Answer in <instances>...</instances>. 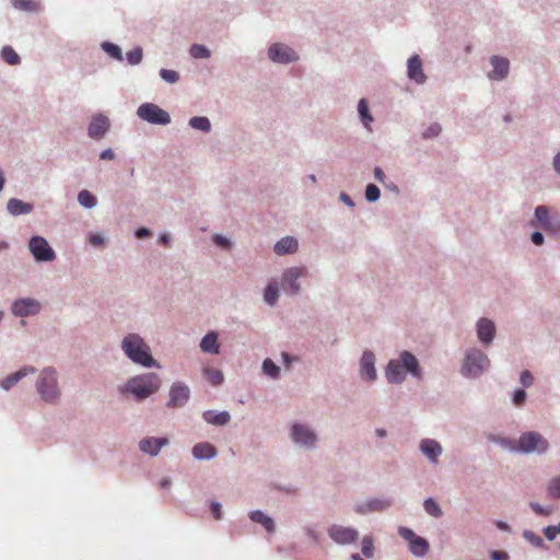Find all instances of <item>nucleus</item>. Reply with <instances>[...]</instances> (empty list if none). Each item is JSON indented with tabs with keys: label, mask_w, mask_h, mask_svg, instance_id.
Listing matches in <instances>:
<instances>
[{
	"label": "nucleus",
	"mask_w": 560,
	"mask_h": 560,
	"mask_svg": "<svg viewBox=\"0 0 560 560\" xmlns=\"http://www.w3.org/2000/svg\"><path fill=\"white\" fill-rule=\"evenodd\" d=\"M420 377L419 361L408 351H402L398 359H392L386 366V380L392 384H399L405 378V373Z\"/></svg>",
	"instance_id": "f257e3e1"
},
{
	"label": "nucleus",
	"mask_w": 560,
	"mask_h": 560,
	"mask_svg": "<svg viewBox=\"0 0 560 560\" xmlns=\"http://www.w3.org/2000/svg\"><path fill=\"white\" fill-rule=\"evenodd\" d=\"M121 349L128 359L133 363L145 368L156 365L155 360L150 354V347L139 335H128L121 341Z\"/></svg>",
	"instance_id": "f03ea898"
},
{
	"label": "nucleus",
	"mask_w": 560,
	"mask_h": 560,
	"mask_svg": "<svg viewBox=\"0 0 560 560\" xmlns=\"http://www.w3.org/2000/svg\"><path fill=\"white\" fill-rule=\"evenodd\" d=\"M159 388H161V378L154 373L140 374L128 380L125 385V390L131 393L139 400L154 394Z\"/></svg>",
	"instance_id": "7ed1b4c3"
},
{
	"label": "nucleus",
	"mask_w": 560,
	"mask_h": 560,
	"mask_svg": "<svg viewBox=\"0 0 560 560\" xmlns=\"http://www.w3.org/2000/svg\"><path fill=\"white\" fill-rule=\"evenodd\" d=\"M37 392L46 402H55L59 396L56 371L52 369L43 370L37 378Z\"/></svg>",
	"instance_id": "20e7f679"
},
{
	"label": "nucleus",
	"mask_w": 560,
	"mask_h": 560,
	"mask_svg": "<svg viewBox=\"0 0 560 560\" xmlns=\"http://www.w3.org/2000/svg\"><path fill=\"white\" fill-rule=\"evenodd\" d=\"M549 448L548 440L544 438L542 434L536 431H527L522 434L516 441V451L522 453H533L537 452L539 454L545 453Z\"/></svg>",
	"instance_id": "39448f33"
},
{
	"label": "nucleus",
	"mask_w": 560,
	"mask_h": 560,
	"mask_svg": "<svg viewBox=\"0 0 560 560\" xmlns=\"http://www.w3.org/2000/svg\"><path fill=\"white\" fill-rule=\"evenodd\" d=\"M489 359L480 350H470L466 354L465 363H463V374L476 377L481 374L489 366Z\"/></svg>",
	"instance_id": "423d86ee"
},
{
	"label": "nucleus",
	"mask_w": 560,
	"mask_h": 560,
	"mask_svg": "<svg viewBox=\"0 0 560 560\" xmlns=\"http://www.w3.org/2000/svg\"><path fill=\"white\" fill-rule=\"evenodd\" d=\"M137 114L140 119L143 121H149L153 125L164 126L170 122V116L167 112L153 103H144L139 105Z\"/></svg>",
	"instance_id": "0eeeda50"
},
{
	"label": "nucleus",
	"mask_w": 560,
	"mask_h": 560,
	"mask_svg": "<svg viewBox=\"0 0 560 560\" xmlns=\"http://www.w3.org/2000/svg\"><path fill=\"white\" fill-rule=\"evenodd\" d=\"M28 250L37 261H52L56 253L43 236L34 235L28 240Z\"/></svg>",
	"instance_id": "6e6552de"
},
{
	"label": "nucleus",
	"mask_w": 560,
	"mask_h": 560,
	"mask_svg": "<svg viewBox=\"0 0 560 560\" xmlns=\"http://www.w3.org/2000/svg\"><path fill=\"white\" fill-rule=\"evenodd\" d=\"M398 535L409 542V551L413 553L415 557L425 556L429 545L424 538L417 536L411 529L404 526L398 528Z\"/></svg>",
	"instance_id": "1a4fd4ad"
},
{
	"label": "nucleus",
	"mask_w": 560,
	"mask_h": 560,
	"mask_svg": "<svg viewBox=\"0 0 560 560\" xmlns=\"http://www.w3.org/2000/svg\"><path fill=\"white\" fill-rule=\"evenodd\" d=\"M307 276V269L303 267L287 268L281 276V288L290 294H298L300 287L298 280Z\"/></svg>",
	"instance_id": "9d476101"
},
{
	"label": "nucleus",
	"mask_w": 560,
	"mask_h": 560,
	"mask_svg": "<svg viewBox=\"0 0 560 560\" xmlns=\"http://www.w3.org/2000/svg\"><path fill=\"white\" fill-rule=\"evenodd\" d=\"M360 535L349 526L332 525L328 528V537L338 545H350L358 540Z\"/></svg>",
	"instance_id": "9b49d317"
},
{
	"label": "nucleus",
	"mask_w": 560,
	"mask_h": 560,
	"mask_svg": "<svg viewBox=\"0 0 560 560\" xmlns=\"http://www.w3.org/2000/svg\"><path fill=\"white\" fill-rule=\"evenodd\" d=\"M268 57L273 62L283 65L291 63L298 59L296 52L283 44H272L268 48Z\"/></svg>",
	"instance_id": "f8f14e48"
},
{
	"label": "nucleus",
	"mask_w": 560,
	"mask_h": 560,
	"mask_svg": "<svg viewBox=\"0 0 560 560\" xmlns=\"http://www.w3.org/2000/svg\"><path fill=\"white\" fill-rule=\"evenodd\" d=\"M40 304L37 300H34L32 298H24L19 299L13 302V305H11V312L16 317H27L35 315L39 312Z\"/></svg>",
	"instance_id": "ddd939ff"
},
{
	"label": "nucleus",
	"mask_w": 560,
	"mask_h": 560,
	"mask_svg": "<svg viewBox=\"0 0 560 560\" xmlns=\"http://www.w3.org/2000/svg\"><path fill=\"white\" fill-rule=\"evenodd\" d=\"M188 398H190V390L188 387L182 383H175L172 387H170L167 407H184Z\"/></svg>",
	"instance_id": "4468645a"
},
{
	"label": "nucleus",
	"mask_w": 560,
	"mask_h": 560,
	"mask_svg": "<svg viewBox=\"0 0 560 560\" xmlns=\"http://www.w3.org/2000/svg\"><path fill=\"white\" fill-rule=\"evenodd\" d=\"M292 440L299 445L313 446L315 445L316 435L314 432L303 427L302 424H295L291 431Z\"/></svg>",
	"instance_id": "2eb2a0df"
},
{
	"label": "nucleus",
	"mask_w": 560,
	"mask_h": 560,
	"mask_svg": "<svg viewBox=\"0 0 560 560\" xmlns=\"http://www.w3.org/2000/svg\"><path fill=\"white\" fill-rule=\"evenodd\" d=\"M109 128V120L102 114L93 116L90 126H88V136L92 139L102 138Z\"/></svg>",
	"instance_id": "dca6fc26"
},
{
	"label": "nucleus",
	"mask_w": 560,
	"mask_h": 560,
	"mask_svg": "<svg viewBox=\"0 0 560 560\" xmlns=\"http://www.w3.org/2000/svg\"><path fill=\"white\" fill-rule=\"evenodd\" d=\"M168 444V440L165 438H145L140 440L139 450L151 456H156L161 451L162 446Z\"/></svg>",
	"instance_id": "f3484780"
},
{
	"label": "nucleus",
	"mask_w": 560,
	"mask_h": 560,
	"mask_svg": "<svg viewBox=\"0 0 560 560\" xmlns=\"http://www.w3.org/2000/svg\"><path fill=\"white\" fill-rule=\"evenodd\" d=\"M492 66V72L489 73L491 80H502L508 77L509 73V60L498 56L490 58Z\"/></svg>",
	"instance_id": "a211bd4d"
},
{
	"label": "nucleus",
	"mask_w": 560,
	"mask_h": 560,
	"mask_svg": "<svg viewBox=\"0 0 560 560\" xmlns=\"http://www.w3.org/2000/svg\"><path fill=\"white\" fill-rule=\"evenodd\" d=\"M408 78L416 83L425 82V74L422 72V63L419 55H413L408 59Z\"/></svg>",
	"instance_id": "6ab92c4d"
},
{
	"label": "nucleus",
	"mask_w": 560,
	"mask_h": 560,
	"mask_svg": "<svg viewBox=\"0 0 560 560\" xmlns=\"http://www.w3.org/2000/svg\"><path fill=\"white\" fill-rule=\"evenodd\" d=\"M477 331L480 342L488 346L492 341L493 336H495V326L491 320L480 318V320H478Z\"/></svg>",
	"instance_id": "aec40b11"
},
{
	"label": "nucleus",
	"mask_w": 560,
	"mask_h": 560,
	"mask_svg": "<svg viewBox=\"0 0 560 560\" xmlns=\"http://www.w3.org/2000/svg\"><path fill=\"white\" fill-rule=\"evenodd\" d=\"M377 373L374 369V354L372 352H363L361 358V376L368 381H374Z\"/></svg>",
	"instance_id": "412c9836"
},
{
	"label": "nucleus",
	"mask_w": 560,
	"mask_h": 560,
	"mask_svg": "<svg viewBox=\"0 0 560 560\" xmlns=\"http://www.w3.org/2000/svg\"><path fill=\"white\" fill-rule=\"evenodd\" d=\"M420 451L428 459H430L433 464L438 463V457L441 454V446L436 440H421Z\"/></svg>",
	"instance_id": "4be33fe9"
},
{
	"label": "nucleus",
	"mask_w": 560,
	"mask_h": 560,
	"mask_svg": "<svg viewBox=\"0 0 560 560\" xmlns=\"http://www.w3.org/2000/svg\"><path fill=\"white\" fill-rule=\"evenodd\" d=\"M392 504L390 500H381L373 499L366 503H363L355 508V512L358 513H372V512H381L389 508Z\"/></svg>",
	"instance_id": "5701e85b"
},
{
	"label": "nucleus",
	"mask_w": 560,
	"mask_h": 560,
	"mask_svg": "<svg viewBox=\"0 0 560 560\" xmlns=\"http://www.w3.org/2000/svg\"><path fill=\"white\" fill-rule=\"evenodd\" d=\"M34 373H35V369L33 366L22 368L18 372H15L11 375H8V377L2 380L0 383V386L3 389L8 390V389H10V387H12L16 383H19L21 381V378L28 376V375H33Z\"/></svg>",
	"instance_id": "b1692460"
},
{
	"label": "nucleus",
	"mask_w": 560,
	"mask_h": 560,
	"mask_svg": "<svg viewBox=\"0 0 560 560\" xmlns=\"http://www.w3.org/2000/svg\"><path fill=\"white\" fill-rule=\"evenodd\" d=\"M298 249V241L291 236H285L276 243L273 250L276 255H287L295 253Z\"/></svg>",
	"instance_id": "393cba45"
},
{
	"label": "nucleus",
	"mask_w": 560,
	"mask_h": 560,
	"mask_svg": "<svg viewBox=\"0 0 560 560\" xmlns=\"http://www.w3.org/2000/svg\"><path fill=\"white\" fill-rule=\"evenodd\" d=\"M8 211L11 215H21V214H27L33 211V206L28 202H25L23 200L11 198L8 201Z\"/></svg>",
	"instance_id": "a878e982"
},
{
	"label": "nucleus",
	"mask_w": 560,
	"mask_h": 560,
	"mask_svg": "<svg viewBox=\"0 0 560 560\" xmlns=\"http://www.w3.org/2000/svg\"><path fill=\"white\" fill-rule=\"evenodd\" d=\"M536 214L537 222L539 223V226L547 231H557L556 224L553 221H551L549 217V210L547 206H539L536 208Z\"/></svg>",
	"instance_id": "bb28decb"
},
{
	"label": "nucleus",
	"mask_w": 560,
	"mask_h": 560,
	"mask_svg": "<svg viewBox=\"0 0 560 560\" xmlns=\"http://www.w3.org/2000/svg\"><path fill=\"white\" fill-rule=\"evenodd\" d=\"M192 456L197 459H210L215 456V448L209 443H198L192 447Z\"/></svg>",
	"instance_id": "cd10ccee"
},
{
	"label": "nucleus",
	"mask_w": 560,
	"mask_h": 560,
	"mask_svg": "<svg viewBox=\"0 0 560 560\" xmlns=\"http://www.w3.org/2000/svg\"><path fill=\"white\" fill-rule=\"evenodd\" d=\"M201 350L207 353L217 354L218 353V341H217V335L213 331L208 332L203 336L201 340Z\"/></svg>",
	"instance_id": "c85d7f7f"
},
{
	"label": "nucleus",
	"mask_w": 560,
	"mask_h": 560,
	"mask_svg": "<svg viewBox=\"0 0 560 560\" xmlns=\"http://www.w3.org/2000/svg\"><path fill=\"white\" fill-rule=\"evenodd\" d=\"M203 419L205 421L215 425H225L231 419V416H229L226 411H221L219 413H215L214 411H205Z\"/></svg>",
	"instance_id": "c756f323"
},
{
	"label": "nucleus",
	"mask_w": 560,
	"mask_h": 560,
	"mask_svg": "<svg viewBox=\"0 0 560 560\" xmlns=\"http://www.w3.org/2000/svg\"><path fill=\"white\" fill-rule=\"evenodd\" d=\"M249 518L253 522L261 524L266 528L267 532L273 533L275 532V523L273 520L264 514L260 511H255L249 513Z\"/></svg>",
	"instance_id": "7c9ffc66"
},
{
	"label": "nucleus",
	"mask_w": 560,
	"mask_h": 560,
	"mask_svg": "<svg viewBox=\"0 0 560 560\" xmlns=\"http://www.w3.org/2000/svg\"><path fill=\"white\" fill-rule=\"evenodd\" d=\"M279 299V288L277 287V282H269L266 291H265V301L268 305H275Z\"/></svg>",
	"instance_id": "2f4dec72"
},
{
	"label": "nucleus",
	"mask_w": 560,
	"mask_h": 560,
	"mask_svg": "<svg viewBox=\"0 0 560 560\" xmlns=\"http://www.w3.org/2000/svg\"><path fill=\"white\" fill-rule=\"evenodd\" d=\"M203 375L214 386H219L223 382V374L218 369H203Z\"/></svg>",
	"instance_id": "473e14b6"
},
{
	"label": "nucleus",
	"mask_w": 560,
	"mask_h": 560,
	"mask_svg": "<svg viewBox=\"0 0 560 560\" xmlns=\"http://www.w3.org/2000/svg\"><path fill=\"white\" fill-rule=\"evenodd\" d=\"M2 59L11 66L20 65L21 58L11 46H4L2 48Z\"/></svg>",
	"instance_id": "72a5a7b5"
},
{
	"label": "nucleus",
	"mask_w": 560,
	"mask_h": 560,
	"mask_svg": "<svg viewBox=\"0 0 560 560\" xmlns=\"http://www.w3.org/2000/svg\"><path fill=\"white\" fill-rule=\"evenodd\" d=\"M189 125L191 126V128H195L197 130H202L205 132H208L210 130V121L208 118H206L203 116L192 117L189 120Z\"/></svg>",
	"instance_id": "f704fd0d"
},
{
	"label": "nucleus",
	"mask_w": 560,
	"mask_h": 560,
	"mask_svg": "<svg viewBox=\"0 0 560 560\" xmlns=\"http://www.w3.org/2000/svg\"><path fill=\"white\" fill-rule=\"evenodd\" d=\"M359 113H360V117H361V121H362L363 126H365L368 129H370V122L373 121V117L370 116L368 103L363 98L359 102Z\"/></svg>",
	"instance_id": "c9c22d12"
},
{
	"label": "nucleus",
	"mask_w": 560,
	"mask_h": 560,
	"mask_svg": "<svg viewBox=\"0 0 560 560\" xmlns=\"http://www.w3.org/2000/svg\"><path fill=\"white\" fill-rule=\"evenodd\" d=\"M190 55L195 59H208L210 57L209 49L201 44H192Z\"/></svg>",
	"instance_id": "e433bc0d"
},
{
	"label": "nucleus",
	"mask_w": 560,
	"mask_h": 560,
	"mask_svg": "<svg viewBox=\"0 0 560 560\" xmlns=\"http://www.w3.org/2000/svg\"><path fill=\"white\" fill-rule=\"evenodd\" d=\"M424 510H425V513L432 517H441L443 515V512L439 508V504L436 502H434V500L432 498H428L424 501Z\"/></svg>",
	"instance_id": "4c0bfd02"
},
{
	"label": "nucleus",
	"mask_w": 560,
	"mask_h": 560,
	"mask_svg": "<svg viewBox=\"0 0 560 560\" xmlns=\"http://www.w3.org/2000/svg\"><path fill=\"white\" fill-rule=\"evenodd\" d=\"M78 200H79L80 205H82L86 208H93L96 206V197H94L88 190H81L79 192Z\"/></svg>",
	"instance_id": "58836bf2"
},
{
	"label": "nucleus",
	"mask_w": 560,
	"mask_h": 560,
	"mask_svg": "<svg viewBox=\"0 0 560 560\" xmlns=\"http://www.w3.org/2000/svg\"><path fill=\"white\" fill-rule=\"evenodd\" d=\"M361 551L363 557L372 558L374 555V540L372 536H363Z\"/></svg>",
	"instance_id": "ea45409f"
},
{
	"label": "nucleus",
	"mask_w": 560,
	"mask_h": 560,
	"mask_svg": "<svg viewBox=\"0 0 560 560\" xmlns=\"http://www.w3.org/2000/svg\"><path fill=\"white\" fill-rule=\"evenodd\" d=\"M547 491L550 499H560V477L549 480Z\"/></svg>",
	"instance_id": "a19ab883"
},
{
	"label": "nucleus",
	"mask_w": 560,
	"mask_h": 560,
	"mask_svg": "<svg viewBox=\"0 0 560 560\" xmlns=\"http://www.w3.org/2000/svg\"><path fill=\"white\" fill-rule=\"evenodd\" d=\"M102 47L104 51L108 52L109 56H112L114 59L121 61L122 55L121 50L118 45L110 44V43H104L102 44Z\"/></svg>",
	"instance_id": "79ce46f5"
},
{
	"label": "nucleus",
	"mask_w": 560,
	"mask_h": 560,
	"mask_svg": "<svg viewBox=\"0 0 560 560\" xmlns=\"http://www.w3.org/2000/svg\"><path fill=\"white\" fill-rule=\"evenodd\" d=\"M262 371H265V374H267L273 378L277 375H279V368L270 359H267V360H265V362H262Z\"/></svg>",
	"instance_id": "37998d69"
},
{
	"label": "nucleus",
	"mask_w": 560,
	"mask_h": 560,
	"mask_svg": "<svg viewBox=\"0 0 560 560\" xmlns=\"http://www.w3.org/2000/svg\"><path fill=\"white\" fill-rule=\"evenodd\" d=\"M126 56L128 63L139 65L141 59L143 58V51L141 50L140 47H138L133 50L128 51Z\"/></svg>",
	"instance_id": "c03bdc74"
},
{
	"label": "nucleus",
	"mask_w": 560,
	"mask_h": 560,
	"mask_svg": "<svg viewBox=\"0 0 560 560\" xmlns=\"http://www.w3.org/2000/svg\"><path fill=\"white\" fill-rule=\"evenodd\" d=\"M365 197L369 202L377 201L380 198V189L374 184H369L366 187Z\"/></svg>",
	"instance_id": "a18cd8bd"
},
{
	"label": "nucleus",
	"mask_w": 560,
	"mask_h": 560,
	"mask_svg": "<svg viewBox=\"0 0 560 560\" xmlns=\"http://www.w3.org/2000/svg\"><path fill=\"white\" fill-rule=\"evenodd\" d=\"M161 78L170 83H175L179 79V74L175 70L162 69Z\"/></svg>",
	"instance_id": "49530a36"
},
{
	"label": "nucleus",
	"mask_w": 560,
	"mask_h": 560,
	"mask_svg": "<svg viewBox=\"0 0 560 560\" xmlns=\"http://www.w3.org/2000/svg\"><path fill=\"white\" fill-rule=\"evenodd\" d=\"M560 534V522L559 525L556 526H547L544 529V535L548 540L552 541L556 539L557 535Z\"/></svg>",
	"instance_id": "de8ad7c7"
},
{
	"label": "nucleus",
	"mask_w": 560,
	"mask_h": 560,
	"mask_svg": "<svg viewBox=\"0 0 560 560\" xmlns=\"http://www.w3.org/2000/svg\"><path fill=\"white\" fill-rule=\"evenodd\" d=\"M524 537L526 540L530 541L532 545L537 547H544V540L541 537L535 535L532 532H525Z\"/></svg>",
	"instance_id": "09e8293b"
},
{
	"label": "nucleus",
	"mask_w": 560,
	"mask_h": 560,
	"mask_svg": "<svg viewBox=\"0 0 560 560\" xmlns=\"http://www.w3.org/2000/svg\"><path fill=\"white\" fill-rule=\"evenodd\" d=\"M526 400V392L524 389H516L514 392L513 402L515 406H522Z\"/></svg>",
	"instance_id": "8fccbe9b"
},
{
	"label": "nucleus",
	"mask_w": 560,
	"mask_h": 560,
	"mask_svg": "<svg viewBox=\"0 0 560 560\" xmlns=\"http://www.w3.org/2000/svg\"><path fill=\"white\" fill-rule=\"evenodd\" d=\"M530 508H532L533 512H535L537 515H541V516H548L552 512L551 508H542L537 503H530Z\"/></svg>",
	"instance_id": "3c124183"
},
{
	"label": "nucleus",
	"mask_w": 560,
	"mask_h": 560,
	"mask_svg": "<svg viewBox=\"0 0 560 560\" xmlns=\"http://www.w3.org/2000/svg\"><path fill=\"white\" fill-rule=\"evenodd\" d=\"M441 131V127L439 124H433L428 127V129L424 132V138H433L438 137Z\"/></svg>",
	"instance_id": "603ef678"
},
{
	"label": "nucleus",
	"mask_w": 560,
	"mask_h": 560,
	"mask_svg": "<svg viewBox=\"0 0 560 560\" xmlns=\"http://www.w3.org/2000/svg\"><path fill=\"white\" fill-rule=\"evenodd\" d=\"M521 384L525 387H530L533 384V375L529 371H524L521 374Z\"/></svg>",
	"instance_id": "864d4df0"
},
{
	"label": "nucleus",
	"mask_w": 560,
	"mask_h": 560,
	"mask_svg": "<svg viewBox=\"0 0 560 560\" xmlns=\"http://www.w3.org/2000/svg\"><path fill=\"white\" fill-rule=\"evenodd\" d=\"M213 241H214V244L221 246V247H228L231 245V243L229 242L228 238H225L224 236L220 235V234H215L214 237H213Z\"/></svg>",
	"instance_id": "5fc2aeb1"
},
{
	"label": "nucleus",
	"mask_w": 560,
	"mask_h": 560,
	"mask_svg": "<svg viewBox=\"0 0 560 560\" xmlns=\"http://www.w3.org/2000/svg\"><path fill=\"white\" fill-rule=\"evenodd\" d=\"M210 510H212V514H213L214 520L218 521V520L221 518V516H222L221 504L212 503V505H210Z\"/></svg>",
	"instance_id": "6e6d98bb"
},
{
	"label": "nucleus",
	"mask_w": 560,
	"mask_h": 560,
	"mask_svg": "<svg viewBox=\"0 0 560 560\" xmlns=\"http://www.w3.org/2000/svg\"><path fill=\"white\" fill-rule=\"evenodd\" d=\"M532 242L536 246H540L544 244V235L539 232H534L532 234Z\"/></svg>",
	"instance_id": "4d7b16f0"
},
{
	"label": "nucleus",
	"mask_w": 560,
	"mask_h": 560,
	"mask_svg": "<svg viewBox=\"0 0 560 560\" xmlns=\"http://www.w3.org/2000/svg\"><path fill=\"white\" fill-rule=\"evenodd\" d=\"M491 559L492 560H506L508 559V555L503 551H492L491 553Z\"/></svg>",
	"instance_id": "13d9d810"
},
{
	"label": "nucleus",
	"mask_w": 560,
	"mask_h": 560,
	"mask_svg": "<svg viewBox=\"0 0 560 560\" xmlns=\"http://www.w3.org/2000/svg\"><path fill=\"white\" fill-rule=\"evenodd\" d=\"M114 158H115V153L112 149H105L101 153V159H103V160H113Z\"/></svg>",
	"instance_id": "bf43d9fd"
},
{
	"label": "nucleus",
	"mask_w": 560,
	"mask_h": 560,
	"mask_svg": "<svg viewBox=\"0 0 560 560\" xmlns=\"http://www.w3.org/2000/svg\"><path fill=\"white\" fill-rule=\"evenodd\" d=\"M91 243L92 245L100 246L103 244V237L98 234H92Z\"/></svg>",
	"instance_id": "052dcab7"
},
{
	"label": "nucleus",
	"mask_w": 560,
	"mask_h": 560,
	"mask_svg": "<svg viewBox=\"0 0 560 560\" xmlns=\"http://www.w3.org/2000/svg\"><path fill=\"white\" fill-rule=\"evenodd\" d=\"M136 235H137L138 238H143V237L150 235V230L145 229V228H140V229L137 230Z\"/></svg>",
	"instance_id": "680f3d73"
},
{
	"label": "nucleus",
	"mask_w": 560,
	"mask_h": 560,
	"mask_svg": "<svg viewBox=\"0 0 560 560\" xmlns=\"http://www.w3.org/2000/svg\"><path fill=\"white\" fill-rule=\"evenodd\" d=\"M374 177H376L378 182L383 183L385 173L381 168L376 167L374 168Z\"/></svg>",
	"instance_id": "e2e57ef3"
},
{
	"label": "nucleus",
	"mask_w": 560,
	"mask_h": 560,
	"mask_svg": "<svg viewBox=\"0 0 560 560\" xmlns=\"http://www.w3.org/2000/svg\"><path fill=\"white\" fill-rule=\"evenodd\" d=\"M553 166H555L557 174H560V152L557 153L555 156Z\"/></svg>",
	"instance_id": "0e129e2a"
},
{
	"label": "nucleus",
	"mask_w": 560,
	"mask_h": 560,
	"mask_svg": "<svg viewBox=\"0 0 560 560\" xmlns=\"http://www.w3.org/2000/svg\"><path fill=\"white\" fill-rule=\"evenodd\" d=\"M170 236L167 234H162L160 237V243L164 246H168Z\"/></svg>",
	"instance_id": "69168bd1"
},
{
	"label": "nucleus",
	"mask_w": 560,
	"mask_h": 560,
	"mask_svg": "<svg viewBox=\"0 0 560 560\" xmlns=\"http://www.w3.org/2000/svg\"><path fill=\"white\" fill-rule=\"evenodd\" d=\"M160 485H161V488L167 489L170 487L171 482L168 479H163V480H161Z\"/></svg>",
	"instance_id": "338daca9"
},
{
	"label": "nucleus",
	"mask_w": 560,
	"mask_h": 560,
	"mask_svg": "<svg viewBox=\"0 0 560 560\" xmlns=\"http://www.w3.org/2000/svg\"><path fill=\"white\" fill-rule=\"evenodd\" d=\"M341 198H342L345 203H347L349 206H352V202H351L350 197L348 195L342 194Z\"/></svg>",
	"instance_id": "774afa93"
}]
</instances>
